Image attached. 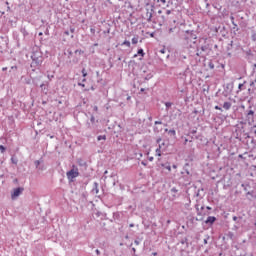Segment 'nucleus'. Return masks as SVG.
Returning a JSON list of instances; mask_svg holds the SVG:
<instances>
[{
	"label": "nucleus",
	"mask_w": 256,
	"mask_h": 256,
	"mask_svg": "<svg viewBox=\"0 0 256 256\" xmlns=\"http://www.w3.org/2000/svg\"><path fill=\"white\" fill-rule=\"evenodd\" d=\"M160 167H162L163 169L168 170V173H171V164L169 162L160 164Z\"/></svg>",
	"instance_id": "obj_5"
},
{
	"label": "nucleus",
	"mask_w": 256,
	"mask_h": 256,
	"mask_svg": "<svg viewBox=\"0 0 256 256\" xmlns=\"http://www.w3.org/2000/svg\"><path fill=\"white\" fill-rule=\"evenodd\" d=\"M0 151H1V153H5V146L0 145Z\"/></svg>",
	"instance_id": "obj_16"
},
{
	"label": "nucleus",
	"mask_w": 256,
	"mask_h": 256,
	"mask_svg": "<svg viewBox=\"0 0 256 256\" xmlns=\"http://www.w3.org/2000/svg\"><path fill=\"white\" fill-rule=\"evenodd\" d=\"M161 2H162V3H166V1H165V0H161Z\"/></svg>",
	"instance_id": "obj_38"
},
{
	"label": "nucleus",
	"mask_w": 256,
	"mask_h": 256,
	"mask_svg": "<svg viewBox=\"0 0 256 256\" xmlns=\"http://www.w3.org/2000/svg\"><path fill=\"white\" fill-rule=\"evenodd\" d=\"M82 75H83V77H86V76H87V71L85 70V68L82 69Z\"/></svg>",
	"instance_id": "obj_17"
},
{
	"label": "nucleus",
	"mask_w": 256,
	"mask_h": 256,
	"mask_svg": "<svg viewBox=\"0 0 256 256\" xmlns=\"http://www.w3.org/2000/svg\"><path fill=\"white\" fill-rule=\"evenodd\" d=\"M165 105L167 108H169V107H171L172 104H171V102H166Z\"/></svg>",
	"instance_id": "obj_18"
},
{
	"label": "nucleus",
	"mask_w": 256,
	"mask_h": 256,
	"mask_svg": "<svg viewBox=\"0 0 256 256\" xmlns=\"http://www.w3.org/2000/svg\"><path fill=\"white\" fill-rule=\"evenodd\" d=\"M96 253H97V255H100V252H99V250H96Z\"/></svg>",
	"instance_id": "obj_34"
},
{
	"label": "nucleus",
	"mask_w": 256,
	"mask_h": 256,
	"mask_svg": "<svg viewBox=\"0 0 256 256\" xmlns=\"http://www.w3.org/2000/svg\"><path fill=\"white\" fill-rule=\"evenodd\" d=\"M152 17H153V13L151 11H149V9H148L146 12L147 21H151Z\"/></svg>",
	"instance_id": "obj_8"
},
{
	"label": "nucleus",
	"mask_w": 256,
	"mask_h": 256,
	"mask_svg": "<svg viewBox=\"0 0 256 256\" xmlns=\"http://www.w3.org/2000/svg\"><path fill=\"white\" fill-rule=\"evenodd\" d=\"M130 99H131V96H128V97H127V101H129Z\"/></svg>",
	"instance_id": "obj_31"
},
{
	"label": "nucleus",
	"mask_w": 256,
	"mask_h": 256,
	"mask_svg": "<svg viewBox=\"0 0 256 256\" xmlns=\"http://www.w3.org/2000/svg\"><path fill=\"white\" fill-rule=\"evenodd\" d=\"M75 53H79V55H81V53H84L82 50H76Z\"/></svg>",
	"instance_id": "obj_20"
},
{
	"label": "nucleus",
	"mask_w": 256,
	"mask_h": 256,
	"mask_svg": "<svg viewBox=\"0 0 256 256\" xmlns=\"http://www.w3.org/2000/svg\"><path fill=\"white\" fill-rule=\"evenodd\" d=\"M152 255L156 256V255H157V252H153Z\"/></svg>",
	"instance_id": "obj_35"
},
{
	"label": "nucleus",
	"mask_w": 256,
	"mask_h": 256,
	"mask_svg": "<svg viewBox=\"0 0 256 256\" xmlns=\"http://www.w3.org/2000/svg\"><path fill=\"white\" fill-rule=\"evenodd\" d=\"M217 221V218H215V216H209L206 220L205 223L206 225H213V223Z\"/></svg>",
	"instance_id": "obj_4"
},
{
	"label": "nucleus",
	"mask_w": 256,
	"mask_h": 256,
	"mask_svg": "<svg viewBox=\"0 0 256 256\" xmlns=\"http://www.w3.org/2000/svg\"><path fill=\"white\" fill-rule=\"evenodd\" d=\"M80 87H85V84L79 83L78 84Z\"/></svg>",
	"instance_id": "obj_25"
},
{
	"label": "nucleus",
	"mask_w": 256,
	"mask_h": 256,
	"mask_svg": "<svg viewBox=\"0 0 256 256\" xmlns=\"http://www.w3.org/2000/svg\"><path fill=\"white\" fill-rule=\"evenodd\" d=\"M149 161H153V157H149Z\"/></svg>",
	"instance_id": "obj_32"
},
{
	"label": "nucleus",
	"mask_w": 256,
	"mask_h": 256,
	"mask_svg": "<svg viewBox=\"0 0 256 256\" xmlns=\"http://www.w3.org/2000/svg\"><path fill=\"white\" fill-rule=\"evenodd\" d=\"M172 191H173L174 193H177V189H175V188H172Z\"/></svg>",
	"instance_id": "obj_26"
},
{
	"label": "nucleus",
	"mask_w": 256,
	"mask_h": 256,
	"mask_svg": "<svg viewBox=\"0 0 256 256\" xmlns=\"http://www.w3.org/2000/svg\"><path fill=\"white\" fill-rule=\"evenodd\" d=\"M24 189L19 187V188H15L11 194V198L12 199H17V197H19V195H21V193H23Z\"/></svg>",
	"instance_id": "obj_3"
},
{
	"label": "nucleus",
	"mask_w": 256,
	"mask_h": 256,
	"mask_svg": "<svg viewBox=\"0 0 256 256\" xmlns=\"http://www.w3.org/2000/svg\"><path fill=\"white\" fill-rule=\"evenodd\" d=\"M122 45H125L126 47H131V42L129 40H125Z\"/></svg>",
	"instance_id": "obj_11"
},
{
	"label": "nucleus",
	"mask_w": 256,
	"mask_h": 256,
	"mask_svg": "<svg viewBox=\"0 0 256 256\" xmlns=\"http://www.w3.org/2000/svg\"><path fill=\"white\" fill-rule=\"evenodd\" d=\"M236 219H237V216H234V217H233V221H236Z\"/></svg>",
	"instance_id": "obj_30"
},
{
	"label": "nucleus",
	"mask_w": 256,
	"mask_h": 256,
	"mask_svg": "<svg viewBox=\"0 0 256 256\" xmlns=\"http://www.w3.org/2000/svg\"><path fill=\"white\" fill-rule=\"evenodd\" d=\"M238 87H239V89H241V87H243V84H239V86H238Z\"/></svg>",
	"instance_id": "obj_29"
},
{
	"label": "nucleus",
	"mask_w": 256,
	"mask_h": 256,
	"mask_svg": "<svg viewBox=\"0 0 256 256\" xmlns=\"http://www.w3.org/2000/svg\"><path fill=\"white\" fill-rule=\"evenodd\" d=\"M208 67L209 69H215V64H213V62H209Z\"/></svg>",
	"instance_id": "obj_15"
},
{
	"label": "nucleus",
	"mask_w": 256,
	"mask_h": 256,
	"mask_svg": "<svg viewBox=\"0 0 256 256\" xmlns=\"http://www.w3.org/2000/svg\"><path fill=\"white\" fill-rule=\"evenodd\" d=\"M130 227H134V225H133V224H130Z\"/></svg>",
	"instance_id": "obj_41"
},
{
	"label": "nucleus",
	"mask_w": 256,
	"mask_h": 256,
	"mask_svg": "<svg viewBox=\"0 0 256 256\" xmlns=\"http://www.w3.org/2000/svg\"><path fill=\"white\" fill-rule=\"evenodd\" d=\"M74 31H75L74 29H71V33H74Z\"/></svg>",
	"instance_id": "obj_39"
},
{
	"label": "nucleus",
	"mask_w": 256,
	"mask_h": 256,
	"mask_svg": "<svg viewBox=\"0 0 256 256\" xmlns=\"http://www.w3.org/2000/svg\"><path fill=\"white\" fill-rule=\"evenodd\" d=\"M137 43H139V39L138 38H132V44L133 45H137Z\"/></svg>",
	"instance_id": "obj_14"
},
{
	"label": "nucleus",
	"mask_w": 256,
	"mask_h": 256,
	"mask_svg": "<svg viewBox=\"0 0 256 256\" xmlns=\"http://www.w3.org/2000/svg\"><path fill=\"white\" fill-rule=\"evenodd\" d=\"M189 143V140L187 138L184 139V145H187Z\"/></svg>",
	"instance_id": "obj_21"
},
{
	"label": "nucleus",
	"mask_w": 256,
	"mask_h": 256,
	"mask_svg": "<svg viewBox=\"0 0 256 256\" xmlns=\"http://www.w3.org/2000/svg\"><path fill=\"white\" fill-rule=\"evenodd\" d=\"M168 133L170 134V135H172L173 137H175L176 135H177V132L175 131V130H169L168 131Z\"/></svg>",
	"instance_id": "obj_13"
},
{
	"label": "nucleus",
	"mask_w": 256,
	"mask_h": 256,
	"mask_svg": "<svg viewBox=\"0 0 256 256\" xmlns=\"http://www.w3.org/2000/svg\"><path fill=\"white\" fill-rule=\"evenodd\" d=\"M216 111H222L221 107L215 106Z\"/></svg>",
	"instance_id": "obj_19"
},
{
	"label": "nucleus",
	"mask_w": 256,
	"mask_h": 256,
	"mask_svg": "<svg viewBox=\"0 0 256 256\" xmlns=\"http://www.w3.org/2000/svg\"><path fill=\"white\" fill-rule=\"evenodd\" d=\"M206 209H208V211H211V207L207 206Z\"/></svg>",
	"instance_id": "obj_28"
},
{
	"label": "nucleus",
	"mask_w": 256,
	"mask_h": 256,
	"mask_svg": "<svg viewBox=\"0 0 256 256\" xmlns=\"http://www.w3.org/2000/svg\"><path fill=\"white\" fill-rule=\"evenodd\" d=\"M197 215H198V221H203V219H205V217H207V215H209V213L205 212V206H202L200 209L197 208Z\"/></svg>",
	"instance_id": "obj_2"
},
{
	"label": "nucleus",
	"mask_w": 256,
	"mask_h": 256,
	"mask_svg": "<svg viewBox=\"0 0 256 256\" xmlns=\"http://www.w3.org/2000/svg\"><path fill=\"white\" fill-rule=\"evenodd\" d=\"M83 81H86V79L84 78Z\"/></svg>",
	"instance_id": "obj_45"
},
{
	"label": "nucleus",
	"mask_w": 256,
	"mask_h": 256,
	"mask_svg": "<svg viewBox=\"0 0 256 256\" xmlns=\"http://www.w3.org/2000/svg\"><path fill=\"white\" fill-rule=\"evenodd\" d=\"M163 150H161V144H159L158 148L156 149V157H161Z\"/></svg>",
	"instance_id": "obj_7"
},
{
	"label": "nucleus",
	"mask_w": 256,
	"mask_h": 256,
	"mask_svg": "<svg viewBox=\"0 0 256 256\" xmlns=\"http://www.w3.org/2000/svg\"><path fill=\"white\" fill-rule=\"evenodd\" d=\"M137 53L138 55H141V57H145V52L143 51V49H139Z\"/></svg>",
	"instance_id": "obj_12"
},
{
	"label": "nucleus",
	"mask_w": 256,
	"mask_h": 256,
	"mask_svg": "<svg viewBox=\"0 0 256 256\" xmlns=\"http://www.w3.org/2000/svg\"><path fill=\"white\" fill-rule=\"evenodd\" d=\"M161 53H165V51L162 50Z\"/></svg>",
	"instance_id": "obj_42"
},
{
	"label": "nucleus",
	"mask_w": 256,
	"mask_h": 256,
	"mask_svg": "<svg viewBox=\"0 0 256 256\" xmlns=\"http://www.w3.org/2000/svg\"><path fill=\"white\" fill-rule=\"evenodd\" d=\"M141 92H143V91H145V89L144 88H141V90H140Z\"/></svg>",
	"instance_id": "obj_37"
},
{
	"label": "nucleus",
	"mask_w": 256,
	"mask_h": 256,
	"mask_svg": "<svg viewBox=\"0 0 256 256\" xmlns=\"http://www.w3.org/2000/svg\"><path fill=\"white\" fill-rule=\"evenodd\" d=\"M97 141H107V136L106 135H100L97 137Z\"/></svg>",
	"instance_id": "obj_10"
},
{
	"label": "nucleus",
	"mask_w": 256,
	"mask_h": 256,
	"mask_svg": "<svg viewBox=\"0 0 256 256\" xmlns=\"http://www.w3.org/2000/svg\"><path fill=\"white\" fill-rule=\"evenodd\" d=\"M172 167H173L174 169H177V165H173Z\"/></svg>",
	"instance_id": "obj_33"
},
{
	"label": "nucleus",
	"mask_w": 256,
	"mask_h": 256,
	"mask_svg": "<svg viewBox=\"0 0 256 256\" xmlns=\"http://www.w3.org/2000/svg\"><path fill=\"white\" fill-rule=\"evenodd\" d=\"M157 143H161V138H158V139H157Z\"/></svg>",
	"instance_id": "obj_27"
},
{
	"label": "nucleus",
	"mask_w": 256,
	"mask_h": 256,
	"mask_svg": "<svg viewBox=\"0 0 256 256\" xmlns=\"http://www.w3.org/2000/svg\"><path fill=\"white\" fill-rule=\"evenodd\" d=\"M2 71H7V68H3Z\"/></svg>",
	"instance_id": "obj_36"
},
{
	"label": "nucleus",
	"mask_w": 256,
	"mask_h": 256,
	"mask_svg": "<svg viewBox=\"0 0 256 256\" xmlns=\"http://www.w3.org/2000/svg\"><path fill=\"white\" fill-rule=\"evenodd\" d=\"M94 111L98 112L99 111V107L94 106Z\"/></svg>",
	"instance_id": "obj_22"
},
{
	"label": "nucleus",
	"mask_w": 256,
	"mask_h": 256,
	"mask_svg": "<svg viewBox=\"0 0 256 256\" xmlns=\"http://www.w3.org/2000/svg\"><path fill=\"white\" fill-rule=\"evenodd\" d=\"M155 125H161V121H156Z\"/></svg>",
	"instance_id": "obj_23"
},
{
	"label": "nucleus",
	"mask_w": 256,
	"mask_h": 256,
	"mask_svg": "<svg viewBox=\"0 0 256 256\" xmlns=\"http://www.w3.org/2000/svg\"><path fill=\"white\" fill-rule=\"evenodd\" d=\"M67 179H69L71 182H73V180L77 177H79V169L76 168L75 166H73V169H71L70 171H68L66 173Z\"/></svg>",
	"instance_id": "obj_1"
},
{
	"label": "nucleus",
	"mask_w": 256,
	"mask_h": 256,
	"mask_svg": "<svg viewBox=\"0 0 256 256\" xmlns=\"http://www.w3.org/2000/svg\"><path fill=\"white\" fill-rule=\"evenodd\" d=\"M254 115H255V112L253 110L248 111V113L246 115L247 121H253Z\"/></svg>",
	"instance_id": "obj_6"
},
{
	"label": "nucleus",
	"mask_w": 256,
	"mask_h": 256,
	"mask_svg": "<svg viewBox=\"0 0 256 256\" xmlns=\"http://www.w3.org/2000/svg\"><path fill=\"white\" fill-rule=\"evenodd\" d=\"M173 31V28H170V33Z\"/></svg>",
	"instance_id": "obj_40"
},
{
	"label": "nucleus",
	"mask_w": 256,
	"mask_h": 256,
	"mask_svg": "<svg viewBox=\"0 0 256 256\" xmlns=\"http://www.w3.org/2000/svg\"><path fill=\"white\" fill-rule=\"evenodd\" d=\"M165 131H169L168 129H166Z\"/></svg>",
	"instance_id": "obj_46"
},
{
	"label": "nucleus",
	"mask_w": 256,
	"mask_h": 256,
	"mask_svg": "<svg viewBox=\"0 0 256 256\" xmlns=\"http://www.w3.org/2000/svg\"><path fill=\"white\" fill-rule=\"evenodd\" d=\"M134 57H137V54H135Z\"/></svg>",
	"instance_id": "obj_43"
},
{
	"label": "nucleus",
	"mask_w": 256,
	"mask_h": 256,
	"mask_svg": "<svg viewBox=\"0 0 256 256\" xmlns=\"http://www.w3.org/2000/svg\"><path fill=\"white\" fill-rule=\"evenodd\" d=\"M223 109L229 111V109H231V102H224Z\"/></svg>",
	"instance_id": "obj_9"
},
{
	"label": "nucleus",
	"mask_w": 256,
	"mask_h": 256,
	"mask_svg": "<svg viewBox=\"0 0 256 256\" xmlns=\"http://www.w3.org/2000/svg\"><path fill=\"white\" fill-rule=\"evenodd\" d=\"M90 31L91 33L95 34V29L91 28Z\"/></svg>",
	"instance_id": "obj_24"
},
{
	"label": "nucleus",
	"mask_w": 256,
	"mask_h": 256,
	"mask_svg": "<svg viewBox=\"0 0 256 256\" xmlns=\"http://www.w3.org/2000/svg\"><path fill=\"white\" fill-rule=\"evenodd\" d=\"M254 67L256 68V64H254Z\"/></svg>",
	"instance_id": "obj_44"
}]
</instances>
